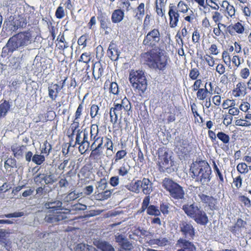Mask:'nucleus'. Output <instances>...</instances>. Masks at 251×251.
<instances>
[{
  "label": "nucleus",
  "mask_w": 251,
  "mask_h": 251,
  "mask_svg": "<svg viewBox=\"0 0 251 251\" xmlns=\"http://www.w3.org/2000/svg\"><path fill=\"white\" fill-rule=\"evenodd\" d=\"M141 57L144 64L156 71L163 72L169 65L170 58L164 49H154L142 53Z\"/></svg>",
  "instance_id": "f257e3e1"
},
{
  "label": "nucleus",
  "mask_w": 251,
  "mask_h": 251,
  "mask_svg": "<svg viewBox=\"0 0 251 251\" xmlns=\"http://www.w3.org/2000/svg\"><path fill=\"white\" fill-rule=\"evenodd\" d=\"M32 34L28 31L19 32L11 37L2 48L1 56L8 58L18 49L25 47L31 43Z\"/></svg>",
  "instance_id": "f03ea898"
},
{
  "label": "nucleus",
  "mask_w": 251,
  "mask_h": 251,
  "mask_svg": "<svg viewBox=\"0 0 251 251\" xmlns=\"http://www.w3.org/2000/svg\"><path fill=\"white\" fill-rule=\"evenodd\" d=\"M189 174L195 181L202 186L209 185L211 179L212 171L208 163L204 160H197L190 165Z\"/></svg>",
  "instance_id": "7ed1b4c3"
},
{
  "label": "nucleus",
  "mask_w": 251,
  "mask_h": 251,
  "mask_svg": "<svg viewBox=\"0 0 251 251\" xmlns=\"http://www.w3.org/2000/svg\"><path fill=\"white\" fill-rule=\"evenodd\" d=\"M45 206L49 209L44 218L47 223L57 224L69 218L71 210L63 208L62 203L60 201L47 202Z\"/></svg>",
  "instance_id": "20e7f679"
},
{
  "label": "nucleus",
  "mask_w": 251,
  "mask_h": 251,
  "mask_svg": "<svg viewBox=\"0 0 251 251\" xmlns=\"http://www.w3.org/2000/svg\"><path fill=\"white\" fill-rule=\"evenodd\" d=\"M182 209L198 225L205 226L208 224L209 219L206 213L195 202L183 205Z\"/></svg>",
  "instance_id": "39448f33"
},
{
  "label": "nucleus",
  "mask_w": 251,
  "mask_h": 251,
  "mask_svg": "<svg viewBox=\"0 0 251 251\" xmlns=\"http://www.w3.org/2000/svg\"><path fill=\"white\" fill-rule=\"evenodd\" d=\"M129 81L131 86L141 96L146 91L147 80L144 72L141 70H131L129 75Z\"/></svg>",
  "instance_id": "423d86ee"
},
{
  "label": "nucleus",
  "mask_w": 251,
  "mask_h": 251,
  "mask_svg": "<svg viewBox=\"0 0 251 251\" xmlns=\"http://www.w3.org/2000/svg\"><path fill=\"white\" fill-rule=\"evenodd\" d=\"M131 103L129 100L125 96L121 101L120 103L115 101L113 103V107L110 109V121L113 124H115L118 121V114L119 111L122 110L127 112L128 115L132 113Z\"/></svg>",
  "instance_id": "0eeeda50"
},
{
  "label": "nucleus",
  "mask_w": 251,
  "mask_h": 251,
  "mask_svg": "<svg viewBox=\"0 0 251 251\" xmlns=\"http://www.w3.org/2000/svg\"><path fill=\"white\" fill-rule=\"evenodd\" d=\"M162 186L168 192L170 196L176 200L185 199V192L183 187L177 183L169 178L163 180Z\"/></svg>",
  "instance_id": "6e6552de"
},
{
  "label": "nucleus",
  "mask_w": 251,
  "mask_h": 251,
  "mask_svg": "<svg viewBox=\"0 0 251 251\" xmlns=\"http://www.w3.org/2000/svg\"><path fill=\"white\" fill-rule=\"evenodd\" d=\"M126 188L129 191L135 193H139L140 190L146 195H150L152 191V183L148 178L144 177L142 180H137L134 182H131L126 185Z\"/></svg>",
  "instance_id": "1a4fd4ad"
},
{
  "label": "nucleus",
  "mask_w": 251,
  "mask_h": 251,
  "mask_svg": "<svg viewBox=\"0 0 251 251\" xmlns=\"http://www.w3.org/2000/svg\"><path fill=\"white\" fill-rule=\"evenodd\" d=\"M161 40V34L158 28H153L145 35L142 45L147 50L161 48L158 47Z\"/></svg>",
  "instance_id": "9d476101"
},
{
  "label": "nucleus",
  "mask_w": 251,
  "mask_h": 251,
  "mask_svg": "<svg viewBox=\"0 0 251 251\" xmlns=\"http://www.w3.org/2000/svg\"><path fill=\"white\" fill-rule=\"evenodd\" d=\"M158 165L162 170L167 169L169 167L170 157L168 152L164 147L159 148L158 149Z\"/></svg>",
  "instance_id": "9b49d317"
},
{
  "label": "nucleus",
  "mask_w": 251,
  "mask_h": 251,
  "mask_svg": "<svg viewBox=\"0 0 251 251\" xmlns=\"http://www.w3.org/2000/svg\"><path fill=\"white\" fill-rule=\"evenodd\" d=\"M247 222L241 218H238L234 224L229 227V230L235 236L239 237L242 235V231L246 229Z\"/></svg>",
  "instance_id": "f8f14e48"
},
{
  "label": "nucleus",
  "mask_w": 251,
  "mask_h": 251,
  "mask_svg": "<svg viewBox=\"0 0 251 251\" xmlns=\"http://www.w3.org/2000/svg\"><path fill=\"white\" fill-rule=\"evenodd\" d=\"M180 231L186 237L193 239L195 236V228L190 222L182 221L179 224Z\"/></svg>",
  "instance_id": "ddd939ff"
},
{
  "label": "nucleus",
  "mask_w": 251,
  "mask_h": 251,
  "mask_svg": "<svg viewBox=\"0 0 251 251\" xmlns=\"http://www.w3.org/2000/svg\"><path fill=\"white\" fill-rule=\"evenodd\" d=\"M198 196L201 202L205 204L211 210H217L218 209V200L212 196H209L203 193L198 195Z\"/></svg>",
  "instance_id": "4468645a"
},
{
  "label": "nucleus",
  "mask_w": 251,
  "mask_h": 251,
  "mask_svg": "<svg viewBox=\"0 0 251 251\" xmlns=\"http://www.w3.org/2000/svg\"><path fill=\"white\" fill-rule=\"evenodd\" d=\"M33 181L36 185L43 184L44 181L45 184H52L55 180L54 179V176L52 175H48V174L39 173L33 177Z\"/></svg>",
  "instance_id": "2eb2a0df"
},
{
  "label": "nucleus",
  "mask_w": 251,
  "mask_h": 251,
  "mask_svg": "<svg viewBox=\"0 0 251 251\" xmlns=\"http://www.w3.org/2000/svg\"><path fill=\"white\" fill-rule=\"evenodd\" d=\"M100 22V28L104 32L105 34H109L112 31L111 23L108 17L105 13H101L98 17Z\"/></svg>",
  "instance_id": "dca6fc26"
},
{
  "label": "nucleus",
  "mask_w": 251,
  "mask_h": 251,
  "mask_svg": "<svg viewBox=\"0 0 251 251\" xmlns=\"http://www.w3.org/2000/svg\"><path fill=\"white\" fill-rule=\"evenodd\" d=\"M245 30V25L242 21L231 24L226 27V31L230 35L243 34Z\"/></svg>",
  "instance_id": "f3484780"
},
{
  "label": "nucleus",
  "mask_w": 251,
  "mask_h": 251,
  "mask_svg": "<svg viewBox=\"0 0 251 251\" xmlns=\"http://www.w3.org/2000/svg\"><path fill=\"white\" fill-rule=\"evenodd\" d=\"M168 15L170 26L171 28L176 27L178 25L180 16L175 6L169 5Z\"/></svg>",
  "instance_id": "a211bd4d"
},
{
  "label": "nucleus",
  "mask_w": 251,
  "mask_h": 251,
  "mask_svg": "<svg viewBox=\"0 0 251 251\" xmlns=\"http://www.w3.org/2000/svg\"><path fill=\"white\" fill-rule=\"evenodd\" d=\"M176 246L179 248L177 251H197V248L193 242L183 238L177 241Z\"/></svg>",
  "instance_id": "6ab92c4d"
},
{
  "label": "nucleus",
  "mask_w": 251,
  "mask_h": 251,
  "mask_svg": "<svg viewBox=\"0 0 251 251\" xmlns=\"http://www.w3.org/2000/svg\"><path fill=\"white\" fill-rule=\"evenodd\" d=\"M115 241L121 248L125 251H131L133 248L132 243L128 241L126 236L122 234L118 233L115 235Z\"/></svg>",
  "instance_id": "aec40b11"
},
{
  "label": "nucleus",
  "mask_w": 251,
  "mask_h": 251,
  "mask_svg": "<svg viewBox=\"0 0 251 251\" xmlns=\"http://www.w3.org/2000/svg\"><path fill=\"white\" fill-rule=\"evenodd\" d=\"M247 87L245 82L240 81L232 91V95L235 98L244 97L247 93Z\"/></svg>",
  "instance_id": "412c9836"
},
{
  "label": "nucleus",
  "mask_w": 251,
  "mask_h": 251,
  "mask_svg": "<svg viewBox=\"0 0 251 251\" xmlns=\"http://www.w3.org/2000/svg\"><path fill=\"white\" fill-rule=\"evenodd\" d=\"M92 69V75L95 80H98L103 75L104 68L100 61L93 62Z\"/></svg>",
  "instance_id": "4be33fe9"
},
{
  "label": "nucleus",
  "mask_w": 251,
  "mask_h": 251,
  "mask_svg": "<svg viewBox=\"0 0 251 251\" xmlns=\"http://www.w3.org/2000/svg\"><path fill=\"white\" fill-rule=\"evenodd\" d=\"M27 21L25 15H19L17 18L13 20L11 25L13 26L11 29L14 31L20 28H24L26 27Z\"/></svg>",
  "instance_id": "5701e85b"
},
{
  "label": "nucleus",
  "mask_w": 251,
  "mask_h": 251,
  "mask_svg": "<svg viewBox=\"0 0 251 251\" xmlns=\"http://www.w3.org/2000/svg\"><path fill=\"white\" fill-rule=\"evenodd\" d=\"M108 56L112 60L116 61L118 59L120 51L117 45L112 41L110 42L107 51Z\"/></svg>",
  "instance_id": "b1692460"
},
{
  "label": "nucleus",
  "mask_w": 251,
  "mask_h": 251,
  "mask_svg": "<svg viewBox=\"0 0 251 251\" xmlns=\"http://www.w3.org/2000/svg\"><path fill=\"white\" fill-rule=\"evenodd\" d=\"M61 90L59 84L51 83L48 88L49 97L52 101L55 100L58 97Z\"/></svg>",
  "instance_id": "393cba45"
},
{
  "label": "nucleus",
  "mask_w": 251,
  "mask_h": 251,
  "mask_svg": "<svg viewBox=\"0 0 251 251\" xmlns=\"http://www.w3.org/2000/svg\"><path fill=\"white\" fill-rule=\"evenodd\" d=\"M217 139L220 140L223 146L221 147L224 150H229V145L230 144V137L229 134L223 131H219L217 133Z\"/></svg>",
  "instance_id": "a878e982"
},
{
  "label": "nucleus",
  "mask_w": 251,
  "mask_h": 251,
  "mask_svg": "<svg viewBox=\"0 0 251 251\" xmlns=\"http://www.w3.org/2000/svg\"><path fill=\"white\" fill-rule=\"evenodd\" d=\"M94 55L93 53L90 51H85L81 54L77 61L82 62L86 65V70L90 69L89 63L94 62Z\"/></svg>",
  "instance_id": "bb28decb"
},
{
  "label": "nucleus",
  "mask_w": 251,
  "mask_h": 251,
  "mask_svg": "<svg viewBox=\"0 0 251 251\" xmlns=\"http://www.w3.org/2000/svg\"><path fill=\"white\" fill-rule=\"evenodd\" d=\"M102 147H100V145L97 146L94 148L92 149L91 152L90 153L89 158L94 161L95 163H98L101 159V156L102 155V151L101 149Z\"/></svg>",
  "instance_id": "cd10ccee"
},
{
  "label": "nucleus",
  "mask_w": 251,
  "mask_h": 251,
  "mask_svg": "<svg viewBox=\"0 0 251 251\" xmlns=\"http://www.w3.org/2000/svg\"><path fill=\"white\" fill-rule=\"evenodd\" d=\"M134 18L139 21H141L145 14V5L141 2L133 9Z\"/></svg>",
  "instance_id": "c85d7f7f"
},
{
  "label": "nucleus",
  "mask_w": 251,
  "mask_h": 251,
  "mask_svg": "<svg viewBox=\"0 0 251 251\" xmlns=\"http://www.w3.org/2000/svg\"><path fill=\"white\" fill-rule=\"evenodd\" d=\"M125 16L124 10L117 9L113 11L111 15V21L113 23H119L123 21Z\"/></svg>",
  "instance_id": "c756f323"
},
{
  "label": "nucleus",
  "mask_w": 251,
  "mask_h": 251,
  "mask_svg": "<svg viewBox=\"0 0 251 251\" xmlns=\"http://www.w3.org/2000/svg\"><path fill=\"white\" fill-rule=\"evenodd\" d=\"M87 95V94H86L84 96L82 101L79 104L73 116V120L79 122L82 119L83 114L84 100L86 98Z\"/></svg>",
  "instance_id": "7c9ffc66"
},
{
  "label": "nucleus",
  "mask_w": 251,
  "mask_h": 251,
  "mask_svg": "<svg viewBox=\"0 0 251 251\" xmlns=\"http://www.w3.org/2000/svg\"><path fill=\"white\" fill-rule=\"evenodd\" d=\"M95 245L101 251H115L112 245L105 241H97Z\"/></svg>",
  "instance_id": "2f4dec72"
},
{
  "label": "nucleus",
  "mask_w": 251,
  "mask_h": 251,
  "mask_svg": "<svg viewBox=\"0 0 251 251\" xmlns=\"http://www.w3.org/2000/svg\"><path fill=\"white\" fill-rule=\"evenodd\" d=\"M108 88L109 92L114 95H117L119 92V87L118 84L115 82H110L109 79H107L104 85V89Z\"/></svg>",
  "instance_id": "473e14b6"
},
{
  "label": "nucleus",
  "mask_w": 251,
  "mask_h": 251,
  "mask_svg": "<svg viewBox=\"0 0 251 251\" xmlns=\"http://www.w3.org/2000/svg\"><path fill=\"white\" fill-rule=\"evenodd\" d=\"M196 92L197 99L199 100H206L207 98L209 97V96L211 95L210 91L206 87L201 90L199 89L196 91Z\"/></svg>",
  "instance_id": "72a5a7b5"
},
{
  "label": "nucleus",
  "mask_w": 251,
  "mask_h": 251,
  "mask_svg": "<svg viewBox=\"0 0 251 251\" xmlns=\"http://www.w3.org/2000/svg\"><path fill=\"white\" fill-rule=\"evenodd\" d=\"M217 25V26L214 27L213 29V32L214 35L213 37L214 39H219L224 36L225 33L221 29V27L226 28L227 27L226 25L223 23H218Z\"/></svg>",
  "instance_id": "f704fd0d"
},
{
  "label": "nucleus",
  "mask_w": 251,
  "mask_h": 251,
  "mask_svg": "<svg viewBox=\"0 0 251 251\" xmlns=\"http://www.w3.org/2000/svg\"><path fill=\"white\" fill-rule=\"evenodd\" d=\"M213 167L215 173V176L219 184L223 185L224 183V178L220 169L218 168L215 161H213Z\"/></svg>",
  "instance_id": "c9c22d12"
},
{
  "label": "nucleus",
  "mask_w": 251,
  "mask_h": 251,
  "mask_svg": "<svg viewBox=\"0 0 251 251\" xmlns=\"http://www.w3.org/2000/svg\"><path fill=\"white\" fill-rule=\"evenodd\" d=\"M208 82H204L202 79L198 78L195 80L193 84L192 85L193 91L196 92L199 89H202L206 87Z\"/></svg>",
  "instance_id": "e433bc0d"
},
{
  "label": "nucleus",
  "mask_w": 251,
  "mask_h": 251,
  "mask_svg": "<svg viewBox=\"0 0 251 251\" xmlns=\"http://www.w3.org/2000/svg\"><path fill=\"white\" fill-rule=\"evenodd\" d=\"M25 149V146L22 145L16 147H12L11 151L14 156L17 158H19L23 156L24 151Z\"/></svg>",
  "instance_id": "4c0bfd02"
},
{
  "label": "nucleus",
  "mask_w": 251,
  "mask_h": 251,
  "mask_svg": "<svg viewBox=\"0 0 251 251\" xmlns=\"http://www.w3.org/2000/svg\"><path fill=\"white\" fill-rule=\"evenodd\" d=\"M223 4H226V12L227 14L226 17L227 18L230 17L231 18L234 17L235 16L236 10L234 6L232 4H230L226 0L223 1Z\"/></svg>",
  "instance_id": "58836bf2"
},
{
  "label": "nucleus",
  "mask_w": 251,
  "mask_h": 251,
  "mask_svg": "<svg viewBox=\"0 0 251 251\" xmlns=\"http://www.w3.org/2000/svg\"><path fill=\"white\" fill-rule=\"evenodd\" d=\"M208 53L213 56H217L220 54L221 50L219 46L217 43L211 44L207 49Z\"/></svg>",
  "instance_id": "ea45409f"
},
{
  "label": "nucleus",
  "mask_w": 251,
  "mask_h": 251,
  "mask_svg": "<svg viewBox=\"0 0 251 251\" xmlns=\"http://www.w3.org/2000/svg\"><path fill=\"white\" fill-rule=\"evenodd\" d=\"M150 243L151 245H156L160 247H163L168 245L169 241L166 238H160L151 239L150 240Z\"/></svg>",
  "instance_id": "a19ab883"
},
{
  "label": "nucleus",
  "mask_w": 251,
  "mask_h": 251,
  "mask_svg": "<svg viewBox=\"0 0 251 251\" xmlns=\"http://www.w3.org/2000/svg\"><path fill=\"white\" fill-rule=\"evenodd\" d=\"M52 146L46 140L43 143V147L41 149V154L44 155L45 156H48L52 150Z\"/></svg>",
  "instance_id": "79ce46f5"
},
{
  "label": "nucleus",
  "mask_w": 251,
  "mask_h": 251,
  "mask_svg": "<svg viewBox=\"0 0 251 251\" xmlns=\"http://www.w3.org/2000/svg\"><path fill=\"white\" fill-rule=\"evenodd\" d=\"M10 108V105L9 101L5 100L0 104V119L6 116Z\"/></svg>",
  "instance_id": "37998d69"
},
{
  "label": "nucleus",
  "mask_w": 251,
  "mask_h": 251,
  "mask_svg": "<svg viewBox=\"0 0 251 251\" xmlns=\"http://www.w3.org/2000/svg\"><path fill=\"white\" fill-rule=\"evenodd\" d=\"M79 122H76L75 121H74L73 120V122L72 124H71V126H70V128L72 130V133H70V134H69L68 133V134H67V136L68 137V138L70 139V142H73V139H74V136L75 135V131L76 130L77 131V129L78 128V127H79Z\"/></svg>",
  "instance_id": "c03bdc74"
},
{
  "label": "nucleus",
  "mask_w": 251,
  "mask_h": 251,
  "mask_svg": "<svg viewBox=\"0 0 251 251\" xmlns=\"http://www.w3.org/2000/svg\"><path fill=\"white\" fill-rule=\"evenodd\" d=\"M235 124L236 126L250 127L251 126V122L244 118H241L235 120Z\"/></svg>",
  "instance_id": "a18cd8bd"
},
{
  "label": "nucleus",
  "mask_w": 251,
  "mask_h": 251,
  "mask_svg": "<svg viewBox=\"0 0 251 251\" xmlns=\"http://www.w3.org/2000/svg\"><path fill=\"white\" fill-rule=\"evenodd\" d=\"M130 168V166L127 164L123 163L118 169L119 176L123 177L127 176L129 173Z\"/></svg>",
  "instance_id": "49530a36"
},
{
  "label": "nucleus",
  "mask_w": 251,
  "mask_h": 251,
  "mask_svg": "<svg viewBox=\"0 0 251 251\" xmlns=\"http://www.w3.org/2000/svg\"><path fill=\"white\" fill-rule=\"evenodd\" d=\"M150 195H147L143 199L141 208L137 211V214H141L143 213L146 209H147L150 206Z\"/></svg>",
  "instance_id": "de8ad7c7"
},
{
  "label": "nucleus",
  "mask_w": 251,
  "mask_h": 251,
  "mask_svg": "<svg viewBox=\"0 0 251 251\" xmlns=\"http://www.w3.org/2000/svg\"><path fill=\"white\" fill-rule=\"evenodd\" d=\"M236 169L239 174L246 175L249 172L248 165L245 162H241L237 164Z\"/></svg>",
  "instance_id": "09e8293b"
},
{
  "label": "nucleus",
  "mask_w": 251,
  "mask_h": 251,
  "mask_svg": "<svg viewBox=\"0 0 251 251\" xmlns=\"http://www.w3.org/2000/svg\"><path fill=\"white\" fill-rule=\"evenodd\" d=\"M177 10L178 11V12H180L182 14H186L187 13L188 10L189 9V7L188 4L183 0H180L178 2L177 4Z\"/></svg>",
  "instance_id": "8fccbe9b"
},
{
  "label": "nucleus",
  "mask_w": 251,
  "mask_h": 251,
  "mask_svg": "<svg viewBox=\"0 0 251 251\" xmlns=\"http://www.w3.org/2000/svg\"><path fill=\"white\" fill-rule=\"evenodd\" d=\"M99 111L100 107L98 105L96 104H93L91 105L90 115L92 119H94L98 115H100V114Z\"/></svg>",
  "instance_id": "3c124183"
},
{
  "label": "nucleus",
  "mask_w": 251,
  "mask_h": 251,
  "mask_svg": "<svg viewBox=\"0 0 251 251\" xmlns=\"http://www.w3.org/2000/svg\"><path fill=\"white\" fill-rule=\"evenodd\" d=\"M4 167L5 169L14 168L17 167V161L14 158L9 157L5 162Z\"/></svg>",
  "instance_id": "603ef678"
},
{
  "label": "nucleus",
  "mask_w": 251,
  "mask_h": 251,
  "mask_svg": "<svg viewBox=\"0 0 251 251\" xmlns=\"http://www.w3.org/2000/svg\"><path fill=\"white\" fill-rule=\"evenodd\" d=\"M222 59L226 65L229 66L231 62V57L230 53L224 50L222 53Z\"/></svg>",
  "instance_id": "864d4df0"
},
{
  "label": "nucleus",
  "mask_w": 251,
  "mask_h": 251,
  "mask_svg": "<svg viewBox=\"0 0 251 251\" xmlns=\"http://www.w3.org/2000/svg\"><path fill=\"white\" fill-rule=\"evenodd\" d=\"M103 140V137L99 136V135H97L95 137H93V138H91L90 140L93 141V143L90 146L91 149L94 148V147H95L97 146H99L100 145V147H102Z\"/></svg>",
  "instance_id": "5fc2aeb1"
},
{
  "label": "nucleus",
  "mask_w": 251,
  "mask_h": 251,
  "mask_svg": "<svg viewBox=\"0 0 251 251\" xmlns=\"http://www.w3.org/2000/svg\"><path fill=\"white\" fill-rule=\"evenodd\" d=\"M111 195V192L110 190H106L105 191H101V192H99L97 194L96 196L98 200L100 201H103L108 199L110 197Z\"/></svg>",
  "instance_id": "6e6d98bb"
},
{
  "label": "nucleus",
  "mask_w": 251,
  "mask_h": 251,
  "mask_svg": "<svg viewBox=\"0 0 251 251\" xmlns=\"http://www.w3.org/2000/svg\"><path fill=\"white\" fill-rule=\"evenodd\" d=\"M203 60L209 67H213L215 64V59L209 53H206L203 57Z\"/></svg>",
  "instance_id": "4d7b16f0"
},
{
  "label": "nucleus",
  "mask_w": 251,
  "mask_h": 251,
  "mask_svg": "<svg viewBox=\"0 0 251 251\" xmlns=\"http://www.w3.org/2000/svg\"><path fill=\"white\" fill-rule=\"evenodd\" d=\"M32 161L36 165H40L45 162V156L42 154H35L33 156Z\"/></svg>",
  "instance_id": "13d9d810"
},
{
  "label": "nucleus",
  "mask_w": 251,
  "mask_h": 251,
  "mask_svg": "<svg viewBox=\"0 0 251 251\" xmlns=\"http://www.w3.org/2000/svg\"><path fill=\"white\" fill-rule=\"evenodd\" d=\"M201 33L198 28H195L192 35V41L194 44H200L201 41Z\"/></svg>",
  "instance_id": "bf43d9fd"
},
{
  "label": "nucleus",
  "mask_w": 251,
  "mask_h": 251,
  "mask_svg": "<svg viewBox=\"0 0 251 251\" xmlns=\"http://www.w3.org/2000/svg\"><path fill=\"white\" fill-rule=\"evenodd\" d=\"M147 213L149 215L159 216L160 214V211L157 207L154 205H150L147 209Z\"/></svg>",
  "instance_id": "052dcab7"
},
{
  "label": "nucleus",
  "mask_w": 251,
  "mask_h": 251,
  "mask_svg": "<svg viewBox=\"0 0 251 251\" xmlns=\"http://www.w3.org/2000/svg\"><path fill=\"white\" fill-rule=\"evenodd\" d=\"M88 37V34L85 33L78 39L77 44L79 46H82V49L85 48L87 46Z\"/></svg>",
  "instance_id": "680f3d73"
},
{
  "label": "nucleus",
  "mask_w": 251,
  "mask_h": 251,
  "mask_svg": "<svg viewBox=\"0 0 251 251\" xmlns=\"http://www.w3.org/2000/svg\"><path fill=\"white\" fill-rule=\"evenodd\" d=\"M200 75V73L199 69L197 68H193L189 71V77L191 79L195 80L198 79Z\"/></svg>",
  "instance_id": "e2e57ef3"
},
{
  "label": "nucleus",
  "mask_w": 251,
  "mask_h": 251,
  "mask_svg": "<svg viewBox=\"0 0 251 251\" xmlns=\"http://www.w3.org/2000/svg\"><path fill=\"white\" fill-rule=\"evenodd\" d=\"M127 151L126 150H121L118 151L114 156L115 162H118L124 158H125L127 155Z\"/></svg>",
  "instance_id": "0e129e2a"
},
{
  "label": "nucleus",
  "mask_w": 251,
  "mask_h": 251,
  "mask_svg": "<svg viewBox=\"0 0 251 251\" xmlns=\"http://www.w3.org/2000/svg\"><path fill=\"white\" fill-rule=\"evenodd\" d=\"M5 235L1 236L0 238V244L2 245L7 250H9L11 248V241L4 237Z\"/></svg>",
  "instance_id": "69168bd1"
},
{
  "label": "nucleus",
  "mask_w": 251,
  "mask_h": 251,
  "mask_svg": "<svg viewBox=\"0 0 251 251\" xmlns=\"http://www.w3.org/2000/svg\"><path fill=\"white\" fill-rule=\"evenodd\" d=\"M107 186V180L105 178H101L99 181L98 182V186L97 189L98 191L104 190Z\"/></svg>",
  "instance_id": "338daca9"
},
{
  "label": "nucleus",
  "mask_w": 251,
  "mask_h": 251,
  "mask_svg": "<svg viewBox=\"0 0 251 251\" xmlns=\"http://www.w3.org/2000/svg\"><path fill=\"white\" fill-rule=\"evenodd\" d=\"M55 16L56 18L59 19L63 18L65 16V10L63 7L61 6V3H60L57 8L55 13Z\"/></svg>",
  "instance_id": "774afa93"
}]
</instances>
